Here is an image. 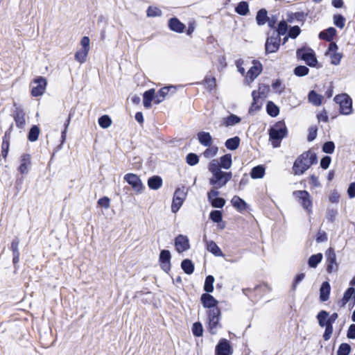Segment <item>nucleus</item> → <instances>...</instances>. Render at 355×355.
Masks as SVG:
<instances>
[{
    "label": "nucleus",
    "instance_id": "f257e3e1",
    "mask_svg": "<svg viewBox=\"0 0 355 355\" xmlns=\"http://www.w3.org/2000/svg\"><path fill=\"white\" fill-rule=\"evenodd\" d=\"M232 166L231 157H220V160L214 159L209 166V170L212 175L209 178V184L214 189H220L224 187L231 179L230 173L223 172L220 168H229Z\"/></svg>",
    "mask_w": 355,
    "mask_h": 355
},
{
    "label": "nucleus",
    "instance_id": "f03ea898",
    "mask_svg": "<svg viewBox=\"0 0 355 355\" xmlns=\"http://www.w3.org/2000/svg\"><path fill=\"white\" fill-rule=\"evenodd\" d=\"M286 126L282 121H279L272 126L269 130V136L272 146L277 147L282 139L286 135Z\"/></svg>",
    "mask_w": 355,
    "mask_h": 355
},
{
    "label": "nucleus",
    "instance_id": "7ed1b4c3",
    "mask_svg": "<svg viewBox=\"0 0 355 355\" xmlns=\"http://www.w3.org/2000/svg\"><path fill=\"white\" fill-rule=\"evenodd\" d=\"M188 189L185 187H182L175 190L173 202L171 205V211L176 213L182 207L187 195Z\"/></svg>",
    "mask_w": 355,
    "mask_h": 355
},
{
    "label": "nucleus",
    "instance_id": "20e7f679",
    "mask_svg": "<svg viewBox=\"0 0 355 355\" xmlns=\"http://www.w3.org/2000/svg\"><path fill=\"white\" fill-rule=\"evenodd\" d=\"M293 195L297 199L298 202L308 214H311L312 212L311 198L306 191H293Z\"/></svg>",
    "mask_w": 355,
    "mask_h": 355
},
{
    "label": "nucleus",
    "instance_id": "39448f33",
    "mask_svg": "<svg viewBox=\"0 0 355 355\" xmlns=\"http://www.w3.org/2000/svg\"><path fill=\"white\" fill-rule=\"evenodd\" d=\"M334 101L340 105V113L343 114H349L352 112V102L349 96L346 94L336 95Z\"/></svg>",
    "mask_w": 355,
    "mask_h": 355
},
{
    "label": "nucleus",
    "instance_id": "423d86ee",
    "mask_svg": "<svg viewBox=\"0 0 355 355\" xmlns=\"http://www.w3.org/2000/svg\"><path fill=\"white\" fill-rule=\"evenodd\" d=\"M220 314V310H215V312L214 311L207 313V328L211 334H217L221 327L219 323Z\"/></svg>",
    "mask_w": 355,
    "mask_h": 355
},
{
    "label": "nucleus",
    "instance_id": "0eeeda50",
    "mask_svg": "<svg viewBox=\"0 0 355 355\" xmlns=\"http://www.w3.org/2000/svg\"><path fill=\"white\" fill-rule=\"evenodd\" d=\"M315 157H299L294 162L293 171L295 175H301L306 171L313 163Z\"/></svg>",
    "mask_w": 355,
    "mask_h": 355
},
{
    "label": "nucleus",
    "instance_id": "6e6552de",
    "mask_svg": "<svg viewBox=\"0 0 355 355\" xmlns=\"http://www.w3.org/2000/svg\"><path fill=\"white\" fill-rule=\"evenodd\" d=\"M200 300L203 306L207 309V313H212L215 310H220L217 306L218 302L212 295L204 293L201 295Z\"/></svg>",
    "mask_w": 355,
    "mask_h": 355
},
{
    "label": "nucleus",
    "instance_id": "1a4fd4ad",
    "mask_svg": "<svg viewBox=\"0 0 355 355\" xmlns=\"http://www.w3.org/2000/svg\"><path fill=\"white\" fill-rule=\"evenodd\" d=\"M46 80L40 76L34 80L31 84V94L33 96H42L45 92Z\"/></svg>",
    "mask_w": 355,
    "mask_h": 355
},
{
    "label": "nucleus",
    "instance_id": "9d476101",
    "mask_svg": "<svg viewBox=\"0 0 355 355\" xmlns=\"http://www.w3.org/2000/svg\"><path fill=\"white\" fill-rule=\"evenodd\" d=\"M280 37H279V34L275 33V32L268 37L266 42V52L268 53H275L276 52L280 45Z\"/></svg>",
    "mask_w": 355,
    "mask_h": 355
},
{
    "label": "nucleus",
    "instance_id": "9b49d317",
    "mask_svg": "<svg viewBox=\"0 0 355 355\" xmlns=\"http://www.w3.org/2000/svg\"><path fill=\"white\" fill-rule=\"evenodd\" d=\"M297 55L310 67H315L317 64L316 58L311 49H299L297 51Z\"/></svg>",
    "mask_w": 355,
    "mask_h": 355
},
{
    "label": "nucleus",
    "instance_id": "f8f14e48",
    "mask_svg": "<svg viewBox=\"0 0 355 355\" xmlns=\"http://www.w3.org/2000/svg\"><path fill=\"white\" fill-rule=\"evenodd\" d=\"M124 180L132 186L137 193H141L144 190V185L140 178L135 174L128 173L125 175Z\"/></svg>",
    "mask_w": 355,
    "mask_h": 355
},
{
    "label": "nucleus",
    "instance_id": "ddd939ff",
    "mask_svg": "<svg viewBox=\"0 0 355 355\" xmlns=\"http://www.w3.org/2000/svg\"><path fill=\"white\" fill-rule=\"evenodd\" d=\"M175 247L178 252L182 253L190 248L189 239L187 236L180 234L175 239Z\"/></svg>",
    "mask_w": 355,
    "mask_h": 355
},
{
    "label": "nucleus",
    "instance_id": "4468645a",
    "mask_svg": "<svg viewBox=\"0 0 355 355\" xmlns=\"http://www.w3.org/2000/svg\"><path fill=\"white\" fill-rule=\"evenodd\" d=\"M252 102L249 109V112H252L259 110L262 105V101L265 98L261 96L258 90H254L252 93Z\"/></svg>",
    "mask_w": 355,
    "mask_h": 355
},
{
    "label": "nucleus",
    "instance_id": "2eb2a0df",
    "mask_svg": "<svg viewBox=\"0 0 355 355\" xmlns=\"http://www.w3.org/2000/svg\"><path fill=\"white\" fill-rule=\"evenodd\" d=\"M171 253L168 250H163L161 251L159 254V262L162 266V268L168 272L171 268Z\"/></svg>",
    "mask_w": 355,
    "mask_h": 355
},
{
    "label": "nucleus",
    "instance_id": "dca6fc26",
    "mask_svg": "<svg viewBox=\"0 0 355 355\" xmlns=\"http://www.w3.org/2000/svg\"><path fill=\"white\" fill-rule=\"evenodd\" d=\"M216 355H231L232 349L227 340L223 339L216 348Z\"/></svg>",
    "mask_w": 355,
    "mask_h": 355
},
{
    "label": "nucleus",
    "instance_id": "f3484780",
    "mask_svg": "<svg viewBox=\"0 0 355 355\" xmlns=\"http://www.w3.org/2000/svg\"><path fill=\"white\" fill-rule=\"evenodd\" d=\"M204 242L206 243L207 250L211 252L215 256L222 257L223 254L220 249V248L217 245V244L213 241H208L207 239L206 235L204 236L203 238Z\"/></svg>",
    "mask_w": 355,
    "mask_h": 355
},
{
    "label": "nucleus",
    "instance_id": "a211bd4d",
    "mask_svg": "<svg viewBox=\"0 0 355 355\" xmlns=\"http://www.w3.org/2000/svg\"><path fill=\"white\" fill-rule=\"evenodd\" d=\"M171 89L173 90V92L174 93L175 92V87L171 85V86H167V87H164L162 88L159 91V92L156 94L155 103L159 104L161 102H162L165 99V98L168 96L169 92Z\"/></svg>",
    "mask_w": 355,
    "mask_h": 355
},
{
    "label": "nucleus",
    "instance_id": "6ab92c4d",
    "mask_svg": "<svg viewBox=\"0 0 355 355\" xmlns=\"http://www.w3.org/2000/svg\"><path fill=\"white\" fill-rule=\"evenodd\" d=\"M261 69V64L257 62L254 63V65L250 67L247 73V80L250 82H252L260 74Z\"/></svg>",
    "mask_w": 355,
    "mask_h": 355
},
{
    "label": "nucleus",
    "instance_id": "aec40b11",
    "mask_svg": "<svg viewBox=\"0 0 355 355\" xmlns=\"http://www.w3.org/2000/svg\"><path fill=\"white\" fill-rule=\"evenodd\" d=\"M155 89H150L144 93L143 95V103L144 106L149 109L151 107V102L154 100L155 101Z\"/></svg>",
    "mask_w": 355,
    "mask_h": 355
},
{
    "label": "nucleus",
    "instance_id": "412c9836",
    "mask_svg": "<svg viewBox=\"0 0 355 355\" xmlns=\"http://www.w3.org/2000/svg\"><path fill=\"white\" fill-rule=\"evenodd\" d=\"M327 259V270L328 272H331L334 270V265H336V257L333 249L329 248L326 252Z\"/></svg>",
    "mask_w": 355,
    "mask_h": 355
},
{
    "label": "nucleus",
    "instance_id": "4be33fe9",
    "mask_svg": "<svg viewBox=\"0 0 355 355\" xmlns=\"http://www.w3.org/2000/svg\"><path fill=\"white\" fill-rule=\"evenodd\" d=\"M355 301V288L353 287L349 288L344 293L343 297L340 302V306L343 307L351 300Z\"/></svg>",
    "mask_w": 355,
    "mask_h": 355
},
{
    "label": "nucleus",
    "instance_id": "5701e85b",
    "mask_svg": "<svg viewBox=\"0 0 355 355\" xmlns=\"http://www.w3.org/2000/svg\"><path fill=\"white\" fill-rule=\"evenodd\" d=\"M231 203L232 206L239 211H243L245 210L247 208V205L245 202L237 196H234L232 198V199L231 200Z\"/></svg>",
    "mask_w": 355,
    "mask_h": 355
},
{
    "label": "nucleus",
    "instance_id": "b1692460",
    "mask_svg": "<svg viewBox=\"0 0 355 355\" xmlns=\"http://www.w3.org/2000/svg\"><path fill=\"white\" fill-rule=\"evenodd\" d=\"M330 290L331 288L329 282H323L320 289V298L322 301L325 302L329 299Z\"/></svg>",
    "mask_w": 355,
    "mask_h": 355
},
{
    "label": "nucleus",
    "instance_id": "393cba45",
    "mask_svg": "<svg viewBox=\"0 0 355 355\" xmlns=\"http://www.w3.org/2000/svg\"><path fill=\"white\" fill-rule=\"evenodd\" d=\"M198 139L200 144L205 146L211 145L212 139L210 134L206 132H200L198 134Z\"/></svg>",
    "mask_w": 355,
    "mask_h": 355
},
{
    "label": "nucleus",
    "instance_id": "a878e982",
    "mask_svg": "<svg viewBox=\"0 0 355 355\" xmlns=\"http://www.w3.org/2000/svg\"><path fill=\"white\" fill-rule=\"evenodd\" d=\"M168 25L172 31L178 33L182 32L185 28V26L176 18L170 19Z\"/></svg>",
    "mask_w": 355,
    "mask_h": 355
},
{
    "label": "nucleus",
    "instance_id": "bb28decb",
    "mask_svg": "<svg viewBox=\"0 0 355 355\" xmlns=\"http://www.w3.org/2000/svg\"><path fill=\"white\" fill-rule=\"evenodd\" d=\"M31 162L29 157H24L20 162L19 171L22 174H26L28 172L31 167Z\"/></svg>",
    "mask_w": 355,
    "mask_h": 355
},
{
    "label": "nucleus",
    "instance_id": "cd10ccee",
    "mask_svg": "<svg viewBox=\"0 0 355 355\" xmlns=\"http://www.w3.org/2000/svg\"><path fill=\"white\" fill-rule=\"evenodd\" d=\"M148 185L151 189L157 190L162 185V180L159 176H153L148 179Z\"/></svg>",
    "mask_w": 355,
    "mask_h": 355
},
{
    "label": "nucleus",
    "instance_id": "c85d7f7f",
    "mask_svg": "<svg viewBox=\"0 0 355 355\" xmlns=\"http://www.w3.org/2000/svg\"><path fill=\"white\" fill-rule=\"evenodd\" d=\"M336 30L333 27H330L327 28L326 31H322L319 34V37L320 39L325 40L327 41H331L333 39L334 36L336 35Z\"/></svg>",
    "mask_w": 355,
    "mask_h": 355
},
{
    "label": "nucleus",
    "instance_id": "c756f323",
    "mask_svg": "<svg viewBox=\"0 0 355 355\" xmlns=\"http://www.w3.org/2000/svg\"><path fill=\"white\" fill-rule=\"evenodd\" d=\"M323 96L317 94L315 91H311L309 94V101L313 105L319 106L322 104Z\"/></svg>",
    "mask_w": 355,
    "mask_h": 355
},
{
    "label": "nucleus",
    "instance_id": "7c9ffc66",
    "mask_svg": "<svg viewBox=\"0 0 355 355\" xmlns=\"http://www.w3.org/2000/svg\"><path fill=\"white\" fill-rule=\"evenodd\" d=\"M89 50L81 48L78 50L75 53V59L80 64L84 63L86 61L88 53Z\"/></svg>",
    "mask_w": 355,
    "mask_h": 355
},
{
    "label": "nucleus",
    "instance_id": "2f4dec72",
    "mask_svg": "<svg viewBox=\"0 0 355 355\" xmlns=\"http://www.w3.org/2000/svg\"><path fill=\"white\" fill-rule=\"evenodd\" d=\"M15 121L17 128L23 129L26 124L25 114L21 111L17 112L15 116Z\"/></svg>",
    "mask_w": 355,
    "mask_h": 355
},
{
    "label": "nucleus",
    "instance_id": "473e14b6",
    "mask_svg": "<svg viewBox=\"0 0 355 355\" xmlns=\"http://www.w3.org/2000/svg\"><path fill=\"white\" fill-rule=\"evenodd\" d=\"M322 253L311 255L308 261L309 266L311 268H316L318 264L322 261Z\"/></svg>",
    "mask_w": 355,
    "mask_h": 355
},
{
    "label": "nucleus",
    "instance_id": "72a5a7b5",
    "mask_svg": "<svg viewBox=\"0 0 355 355\" xmlns=\"http://www.w3.org/2000/svg\"><path fill=\"white\" fill-rule=\"evenodd\" d=\"M241 122V118L234 114L223 119V123L226 126H232Z\"/></svg>",
    "mask_w": 355,
    "mask_h": 355
},
{
    "label": "nucleus",
    "instance_id": "f704fd0d",
    "mask_svg": "<svg viewBox=\"0 0 355 355\" xmlns=\"http://www.w3.org/2000/svg\"><path fill=\"white\" fill-rule=\"evenodd\" d=\"M266 110L267 113L272 117L277 116L279 112V107L272 101H269L267 103Z\"/></svg>",
    "mask_w": 355,
    "mask_h": 355
},
{
    "label": "nucleus",
    "instance_id": "c9c22d12",
    "mask_svg": "<svg viewBox=\"0 0 355 355\" xmlns=\"http://www.w3.org/2000/svg\"><path fill=\"white\" fill-rule=\"evenodd\" d=\"M265 174V168L262 166H257L252 168L251 177L253 179L262 178Z\"/></svg>",
    "mask_w": 355,
    "mask_h": 355
},
{
    "label": "nucleus",
    "instance_id": "e433bc0d",
    "mask_svg": "<svg viewBox=\"0 0 355 355\" xmlns=\"http://www.w3.org/2000/svg\"><path fill=\"white\" fill-rule=\"evenodd\" d=\"M182 270L187 273V274H191L193 272L194 270V266L191 260L189 259H184L182 261L181 264Z\"/></svg>",
    "mask_w": 355,
    "mask_h": 355
},
{
    "label": "nucleus",
    "instance_id": "4c0bfd02",
    "mask_svg": "<svg viewBox=\"0 0 355 355\" xmlns=\"http://www.w3.org/2000/svg\"><path fill=\"white\" fill-rule=\"evenodd\" d=\"M240 139L238 137L229 139L225 142V146L230 150H235L239 145Z\"/></svg>",
    "mask_w": 355,
    "mask_h": 355
},
{
    "label": "nucleus",
    "instance_id": "58836bf2",
    "mask_svg": "<svg viewBox=\"0 0 355 355\" xmlns=\"http://www.w3.org/2000/svg\"><path fill=\"white\" fill-rule=\"evenodd\" d=\"M257 22L259 25H263L268 20L267 11L266 10H260L256 17Z\"/></svg>",
    "mask_w": 355,
    "mask_h": 355
},
{
    "label": "nucleus",
    "instance_id": "ea45409f",
    "mask_svg": "<svg viewBox=\"0 0 355 355\" xmlns=\"http://www.w3.org/2000/svg\"><path fill=\"white\" fill-rule=\"evenodd\" d=\"M40 128L37 125H33L28 135V139L30 141H35L38 139V136L40 135Z\"/></svg>",
    "mask_w": 355,
    "mask_h": 355
},
{
    "label": "nucleus",
    "instance_id": "a19ab883",
    "mask_svg": "<svg viewBox=\"0 0 355 355\" xmlns=\"http://www.w3.org/2000/svg\"><path fill=\"white\" fill-rule=\"evenodd\" d=\"M214 277L211 275H208L205 282L204 289L207 293H211L214 291Z\"/></svg>",
    "mask_w": 355,
    "mask_h": 355
},
{
    "label": "nucleus",
    "instance_id": "79ce46f5",
    "mask_svg": "<svg viewBox=\"0 0 355 355\" xmlns=\"http://www.w3.org/2000/svg\"><path fill=\"white\" fill-rule=\"evenodd\" d=\"M248 5L246 2H241L236 8V12L241 15H245L248 12Z\"/></svg>",
    "mask_w": 355,
    "mask_h": 355
},
{
    "label": "nucleus",
    "instance_id": "37998d69",
    "mask_svg": "<svg viewBox=\"0 0 355 355\" xmlns=\"http://www.w3.org/2000/svg\"><path fill=\"white\" fill-rule=\"evenodd\" d=\"M331 58V63L334 65H338L340 64L341 59L343 58V55L341 53H338L337 51L332 52L331 53H329Z\"/></svg>",
    "mask_w": 355,
    "mask_h": 355
},
{
    "label": "nucleus",
    "instance_id": "c03bdc74",
    "mask_svg": "<svg viewBox=\"0 0 355 355\" xmlns=\"http://www.w3.org/2000/svg\"><path fill=\"white\" fill-rule=\"evenodd\" d=\"M351 352V347L347 343H342L337 351V355H349Z\"/></svg>",
    "mask_w": 355,
    "mask_h": 355
},
{
    "label": "nucleus",
    "instance_id": "a18cd8bd",
    "mask_svg": "<svg viewBox=\"0 0 355 355\" xmlns=\"http://www.w3.org/2000/svg\"><path fill=\"white\" fill-rule=\"evenodd\" d=\"M112 120L107 116L104 115L98 119V124L103 128H107L111 125Z\"/></svg>",
    "mask_w": 355,
    "mask_h": 355
},
{
    "label": "nucleus",
    "instance_id": "49530a36",
    "mask_svg": "<svg viewBox=\"0 0 355 355\" xmlns=\"http://www.w3.org/2000/svg\"><path fill=\"white\" fill-rule=\"evenodd\" d=\"M192 332L196 336H201L203 334L202 325L200 322H197L193 323L192 327Z\"/></svg>",
    "mask_w": 355,
    "mask_h": 355
},
{
    "label": "nucleus",
    "instance_id": "de8ad7c7",
    "mask_svg": "<svg viewBox=\"0 0 355 355\" xmlns=\"http://www.w3.org/2000/svg\"><path fill=\"white\" fill-rule=\"evenodd\" d=\"M334 24L340 28H343L345 24V19L340 15H335L333 17Z\"/></svg>",
    "mask_w": 355,
    "mask_h": 355
},
{
    "label": "nucleus",
    "instance_id": "09e8293b",
    "mask_svg": "<svg viewBox=\"0 0 355 355\" xmlns=\"http://www.w3.org/2000/svg\"><path fill=\"white\" fill-rule=\"evenodd\" d=\"M209 202L211 203V206L214 207L222 208L225 204V200L224 198L218 197V198H214L212 200L209 201Z\"/></svg>",
    "mask_w": 355,
    "mask_h": 355
},
{
    "label": "nucleus",
    "instance_id": "8fccbe9b",
    "mask_svg": "<svg viewBox=\"0 0 355 355\" xmlns=\"http://www.w3.org/2000/svg\"><path fill=\"white\" fill-rule=\"evenodd\" d=\"M288 31V26L287 23L285 21H282L279 22L278 25V28L277 30V32L274 31L275 33L279 34V36L280 35H285Z\"/></svg>",
    "mask_w": 355,
    "mask_h": 355
},
{
    "label": "nucleus",
    "instance_id": "3c124183",
    "mask_svg": "<svg viewBox=\"0 0 355 355\" xmlns=\"http://www.w3.org/2000/svg\"><path fill=\"white\" fill-rule=\"evenodd\" d=\"M294 73L297 76H304L309 73V69L305 66H298L294 69Z\"/></svg>",
    "mask_w": 355,
    "mask_h": 355
},
{
    "label": "nucleus",
    "instance_id": "603ef678",
    "mask_svg": "<svg viewBox=\"0 0 355 355\" xmlns=\"http://www.w3.org/2000/svg\"><path fill=\"white\" fill-rule=\"evenodd\" d=\"M327 316H328V313L324 311H322L318 313V322L321 327L325 326L326 321L327 320Z\"/></svg>",
    "mask_w": 355,
    "mask_h": 355
},
{
    "label": "nucleus",
    "instance_id": "864d4df0",
    "mask_svg": "<svg viewBox=\"0 0 355 355\" xmlns=\"http://www.w3.org/2000/svg\"><path fill=\"white\" fill-rule=\"evenodd\" d=\"M210 218L215 223H219L222 220V213L220 211H212L210 213Z\"/></svg>",
    "mask_w": 355,
    "mask_h": 355
},
{
    "label": "nucleus",
    "instance_id": "5fc2aeb1",
    "mask_svg": "<svg viewBox=\"0 0 355 355\" xmlns=\"http://www.w3.org/2000/svg\"><path fill=\"white\" fill-rule=\"evenodd\" d=\"M300 32L301 30L298 26H293L288 31V37L295 39L300 35Z\"/></svg>",
    "mask_w": 355,
    "mask_h": 355
},
{
    "label": "nucleus",
    "instance_id": "6e6d98bb",
    "mask_svg": "<svg viewBox=\"0 0 355 355\" xmlns=\"http://www.w3.org/2000/svg\"><path fill=\"white\" fill-rule=\"evenodd\" d=\"M269 92H270V87L267 85L260 84L259 85L258 93H259V94H261V96H263L264 98H266L268 94L269 93Z\"/></svg>",
    "mask_w": 355,
    "mask_h": 355
},
{
    "label": "nucleus",
    "instance_id": "4d7b16f0",
    "mask_svg": "<svg viewBox=\"0 0 355 355\" xmlns=\"http://www.w3.org/2000/svg\"><path fill=\"white\" fill-rule=\"evenodd\" d=\"M161 14V10L157 7H150L147 11L148 17H157L159 16Z\"/></svg>",
    "mask_w": 355,
    "mask_h": 355
},
{
    "label": "nucleus",
    "instance_id": "13d9d810",
    "mask_svg": "<svg viewBox=\"0 0 355 355\" xmlns=\"http://www.w3.org/2000/svg\"><path fill=\"white\" fill-rule=\"evenodd\" d=\"M110 200L107 197H103L98 200V205L105 209H108L110 206Z\"/></svg>",
    "mask_w": 355,
    "mask_h": 355
},
{
    "label": "nucleus",
    "instance_id": "bf43d9fd",
    "mask_svg": "<svg viewBox=\"0 0 355 355\" xmlns=\"http://www.w3.org/2000/svg\"><path fill=\"white\" fill-rule=\"evenodd\" d=\"M334 144L331 141L326 142L323 146V151L325 153L331 154L334 150Z\"/></svg>",
    "mask_w": 355,
    "mask_h": 355
},
{
    "label": "nucleus",
    "instance_id": "052dcab7",
    "mask_svg": "<svg viewBox=\"0 0 355 355\" xmlns=\"http://www.w3.org/2000/svg\"><path fill=\"white\" fill-rule=\"evenodd\" d=\"M318 129L315 126H311L309 129L308 140L311 141L316 138Z\"/></svg>",
    "mask_w": 355,
    "mask_h": 355
},
{
    "label": "nucleus",
    "instance_id": "680f3d73",
    "mask_svg": "<svg viewBox=\"0 0 355 355\" xmlns=\"http://www.w3.org/2000/svg\"><path fill=\"white\" fill-rule=\"evenodd\" d=\"M333 332V327L330 324H325V331L323 335V338L325 340H328Z\"/></svg>",
    "mask_w": 355,
    "mask_h": 355
},
{
    "label": "nucleus",
    "instance_id": "e2e57ef3",
    "mask_svg": "<svg viewBox=\"0 0 355 355\" xmlns=\"http://www.w3.org/2000/svg\"><path fill=\"white\" fill-rule=\"evenodd\" d=\"M205 83L207 88L211 91L216 87V79L213 77H209L205 79Z\"/></svg>",
    "mask_w": 355,
    "mask_h": 355
},
{
    "label": "nucleus",
    "instance_id": "0e129e2a",
    "mask_svg": "<svg viewBox=\"0 0 355 355\" xmlns=\"http://www.w3.org/2000/svg\"><path fill=\"white\" fill-rule=\"evenodd\" d=\"M217 189H214V187H213V189H211L209 192H208L207 198L209 201H211L214 198H218V196L219 194V192L217 191Z\"/></svg>",
    "mask_w": 355,
    "mask_h": 355
},
{
    "label": "nucleus",
    "instance_id": "69168bd1",
    "mask_svg": "<svg viewBox=\"0 0 355 355\" xmlns=\"http://www.w3.org/2000/svg\"><path fill=\"white\" fill-rule=\"evenodd\" d=\"M317 118L319 121H322L325 123L328 121L329 119L327 113L325 110H322L320 113H318L317 115Z\"/></svg>",
    "mask_w": 355,
    "mask_h": 355
},
{
    "label": "nucleus",
    "instance_id": "338daca9",
    "mask_svg": "<svg viewBox=\"0 0 355 355\" xmlns=\"http://www.w3.org/2000/svg\"><path fill=\"white\" fill-rule=\"evenodd\" d=\"M347 193L350 198L355 197V182L351 183L347 190Z\"/></svg>",
    "mask_w": 355,
    "mask_h": 355
},
{
    "label": "nucleus",
    "instance_id": "774afa93",
    "mask_svg": "<svg viewBox=\"0 0 355 355\" xmlns=\"http://www.w3.org/2000/svg\"><path fill=\"white\" fill-rule=\"evenodd\" d=\"M347 337L349 338H355V324H351L347 331Z\"/></svg>",
    "mask_w": 355,
    "mask_h": 355
}]
</instances>
